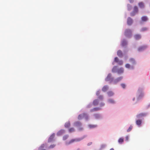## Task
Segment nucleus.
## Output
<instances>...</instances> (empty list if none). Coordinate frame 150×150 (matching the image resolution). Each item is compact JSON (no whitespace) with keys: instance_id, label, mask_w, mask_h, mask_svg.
<instances>
[{"instance_id":"f257e3e1","label":"nucleus","mask_w":150,"mask_h":150,"mask_svg":"<svg viewBox=\"0 0 150 150\" xmlns=\"http://www.w3.org/2000/svg\"><path fill=\"white\" fill-rule=\"evenodd\" d=\"M144 96V93L143 88L139 87L136 93L137 101L135 104H136L138 101L141 100Z\"/></svg>"},{"instance_id":"f03ea898","label":"nucleus","mask_w":150,"mask_h":150,"mask_svg":"<svg viewBox=\"0 0 150 150\" xmlns=\"http://www.w3.org/2000/svg\"><path fill=\"white\" fill-rule=\"evenodd\" d=\"M146 114L145 113H141L138 114L136 115V117L138 118V119L136 120V124L138 127H141L142 126V119H140L142 117L145 116L146 115Z\"/></svg>"},{"instance_id":"7ed1b4c3","label":"nucleus","mask_w":150,"mask_h":150,"mask_svg":"<svg viewBox=\"0 0 150 150\" xmlns=\"http://www.w3.org/2000/svg\"><path fill=\"white\" fill-rule=\"evenodd\" d=\"M86 136V135H85L81 137L72 139L69 142L67 141H66L65 142V144L66 145H68L75 142H78L84 139Z\"/></svg>"},{"instance_id":"20e7f679","label":"nucleus","mask_w":150,"mask_h":150,"mask_svg":"<svg viewBox=\"0 0 150 150\" xmlns=\"http://www.w3.org/2000/svg\"><path fill=\"white\" fill-rule=\"evenodd\" d=\"M79 120H81L83 118H84L86 121H88L90 120L89 115L86 112H83L79 114L77 117Z\"/></svg>"},{"instance_id":"39448f33","label":"nucleus","mask_w":150,"mask_h":150,"mask_svg":"<svg viewBox=\"0 0 150 150\" xmlns=\"http://www.w3.org/2000/svg\"><path fill=\"white\" fill-rule=\"evenodd\" d=\"M114 80V78L112 76V74L110 73L108 74L107 77L105 79V82L109 81V84H110L111 83L113 84Z\"/></svg>"},{"instance_id":"423d86ee","label":"nucleus","mask_w":150,"mask_h":150,"mask_svg":"<svg viewBox=\"0 0 150 150\" xmlns=\"http://www.w3.org/2000/svg\"><path fill=\"white\" fill-rule=\"evenodd\" d=\"M114 62L116 63L117 64L120 66L122 65L123 63V61L122 60H119V59L117 57H115L114 59Z\"/></svg>"},{"instance_id":"0eeeda50","label":"nucleus","mask_w":150,"mask_h":150,"mask_svg":"<svg viewBox=\"0 0 150 150\" xmlns=\"http://www.w3.org/2000/svg\"><path fill=\"white\" fill-rule=\"evenodd\" d=\"M147 47V46L146 45L140 46L138 48L137 51L139 52H143L145 50Z\"/></svg>"},{"instance_id":"6e6552de","label":"nucleus","mask_w":150,"mask_h":150,"mask_svg":"<svg viewBox=\"0 0 150 150\" xmlns=\"http://www.w3.org/2000/svg\"><path fill=\"white\" fill-rule=\"evenodd\" d=\"M93 116L94 117V119L96 120H98L103 119V117L101 114L95 113L93 114Z\"/></svg>"},{"instance_id":"1a4fd4ad","label":"nucleus","mask_w":150,"mask_h":150,"mask_svg":"<svg viewBox=\"0 0 150 150\" xmlns=\"http://www.w3.org/2000/svg\"><path fill=\"white\" fill-rule=\"evenodd\" d=\"M122 79L123 77L121 76L115 79L114 83H113V84L114 85L117 84V83L120 82Z\"/></svg>"},{"instance_id":"9d476101","label":"nucleus","mask_w":150,"mask_h":150,"mask_svg":"<svg viewBox=\"0 0 150 150\" xmlns=\"http://www.w3.org/2000/svg\"><path fill=\"white\" fill-rule=\"evenodd\" d=\"M55 133H53L50 136L48 140V143H50L53 141L54 140V139L55 136Z\"/></svg>"},{"instance_id":"9b49d317","label":"nucleus","mask_w":150,"mask_h":150,"mask_svg":"<svg viewBox=\"0 0 150 150\" xmlns=\"http://www.w3.org/2000/svg\"><path fill=\"white\" fill-rule=\"evenodd\" d=\"M125 53H123L122 51L120 50H118L117 52V55L120 58H122L124 56Z\"/></svg>"},{"instance_id":"f8f14e48","label":"nucleus","mask_w":150,"mask_h":150,"mask_svg":"<svg viewBox=\"0 0 150 150\" xmlns=\"http://www.w3.org/2000/svg\"><path fill=\"white\" fill-rule=\"evenodd\" d=\"M138 11V9L137 6H135L134 7V10L133 11L130 13V15L131 16H134L137 13Z\"/></svg>"},{"instance_id":"ddd939ff","label":"nucleus","mask_w":150,"mask_h":150,"mask_svg":"<svg viewBox=\"0 0 150 150\" xmlns=\"http://www.w3.org/2000/svg\"><path fill=\"white\" fill-rule=\"evenodd\" d=\"M98 125H93L89 124L88 125V127L90 129H94L98 127Z\"/></svg>"},{"instance_id":"4468645a","label":"nucleus","mask_w":150,"mask_h":150,"mask_svg":"<svg viewBox=\"0 0 150 150\" xmlns=\"http://www.w3.org/2000/svg\"><path fill=\"white\" fill-rule=\"evenodd\" d=\"M132 31L130 29H127L125 31L124 34L126 36L130 35L132 34Z\"/></svg>"},{"instance_id":"2eb2a0df","label":"nucleus","mask_w":150,"mask_h":150,"mask_svg":"<svg viewBox=\"0 0 150 150\" xmlns=\"http://www.w3.org/2000/svg\"><path fill=\"white\" fill-rule=\"evenodd\" d=\"M107 102L109 104H115V101L112 98H109L107 100Z\"/></svg>"},{"instance_id":"dca6fc26","label":"nucleus","mask_w":150,"mask_h":150,"mask_svg":"<svg viewBox=\"0 0 150 150\" xmlns=\"http://www.w3.org/2000/svg\"><path fill=\"white\" fill-rule=\"evenodd\" d=\"M65 132V130L63 129H61L57 133V136H60L62 135Z\"/></svg>"},{"instance_id":"f3484780","label":"nucleus","mask_w":150,"mask_h":150,"mask_svg":"<svg viewBox=\"0 0 150 150\" xmlns=\"http://www.w3.org/2000/svg\"><path fill=\"white\" fill-rule=\"evenodd\" d=\"M46 141H44V142H45V143H43L38 148V150H46V149H43L45 147V145H47V143H46Z\"/></svg>"},{"instance_id":"a211bd4d","label":"nucleus","mask_w":150,"mask_h":150,"mask_svg":"<svg viewBox=\"0 0 150 150\" xmlns=\"http://www.w3.org/2000/svg\"><path fill=\"white\" fill-rule=\"evenodd\" d=\"M118 69V66L117 65L114 66L112 69V72L113 73H117Z\"/></svg>"},{"instance_id":"6ab92c4d","label":"nucleus","mask_w":150,"mask_h":150,"mask_svg":"<svg viewBox=\"0 0 150 150\" xmlns=\"http://www.w3.org/2000/svg\"><path fill=\"white\" fill-rule=\"evenodd\" d=\"M124 72V69L121 67L120 68H118L117 73L119 74H120L123 73Z\"/></svg>"},{"instance_id":"aec40b11","label":"nucleus","mask_w":150,"mask_h":150,"mask_svg":"<svg viewBox=\"0 0 150 150\" xmlns=\"http://www.w3.org/2000/svg\"><path fill=\"white\" fill-rule=\"evenodd\" d=\"M71 126V123L69 121L68 122H66L64 125V127L65 128H69Z\"/></svg>"},{"instance_id":"412c9836","label":"nucleus","mask_w":150,"mask_h":150,"mask_svg":"<svg viewBox=\"0 0 150 150\" xmlns=\"http://www.w3.org/2000/svg\"><path fill=\"white\" fill-rule=\"evenodd\" d=\"M93 105L95 106L99 104V100L98 99L94 100L92 103Z\"/></svg>"},{"instance_id":"4be33fe9","label":"nucleus","mask_w":150,"mask_h":150,"mask_svg":"<svg viewBox=\"0 0 150 150\" xmlns=\"http://www.w3.org/2000/svg\"><path fill=\"white\" fill-rule=\"evenodd\" d=\"M127 42L125 39H124L121 42V45L122 47H124L127 45Z\"/></svg>"},{"instance_id":"5701e85b","label":"nucleus","mask_w":150,"mask_h":150,"mask_svg":"<svg viewBox=\"0 0 150 150\" xmlns=\"http://www.w3.org/2000/svg\"><path fill=\"white\" fill-rule=\"evenodd\" d=\"M124 138L123 137H120L118 140V142L120 144H122L124 142Z\"/></svg>"},{"instance_id":"b1692460","label":"nucleus","mask_w":150,"mask_h":150,"mask_svg":"<svg viewBox=\"0 0 150 150\" xmlns=\"http://www.w3.org/2000/svg\"><path fill=\"white\" fill-rule=\"evenodd\" d=\"M100 109H101V108L99 107H94V108H92V109H91L90 110V112H94V111H96L99 110Z\"/></svg>"},{"instance_id":"393cba45","label":"nucleus","mask_w":150,"mask_h":150,"mask_svg":"<svg viewBox=\"0 0 150 150\" xmlns=\"http://www.w3.org/2000/svg\"><path fill=\"white\" fill-rule=\"evenodd\" d=\"M129 61L134 65H136V61L133 58H131L129 59Z\"/></svg>"},{"instance_id":"a878e982","label":"nucleus","mask_w":150,"mask_h":150,"mask_svg":"<svg viewBox=\"0 0 150 150\" xmlns=\"http://www.w3.org/2000/svg\"><path fill=\"white\" fill-rule=\"evenodd\" d=\"M109 86L108 85L104 86L102 89V90L104 92H106L108 89Z\"/></svg>"},{"instance_id":"bb28decb","label":"nucleus","mask_w":150,"mask_h":150,"mask_svg":"<svg viewBox=\"0 0 150 150\" xmlns=\"http://www.w3.org/2000/svg\"><path fill=\"white\" fill-rule=\"evenodd\" d=\"M74 126L78 127H79L81 126L82 125V124L80 122L77 121L75 122H74Z\"/></svg>"},{"instance_id":"cd10ccee","label":"nucleus","mask_w":150,"mask_h":150,"mask_svg":"<svg viewBox=\"0 0 150 150\" xmlns=\"http://www.w3.org/2000/svg\"><path fill=\"white\" fill-rule=\"evenodd\" d=\"M133 23L132 19L130 17H128L127 20V23L129 25H132Z\"/></svg>"},{"instance_id":"c85d7f7f","label":"nucleus","mask_w":150,"mask_h":150,"mask_svg":"<svg viewBox=\"0 0 150 150\" xmlns=\"http://www.w3.org/2000/svg\"><path fill=\"white\" fill-rule=\"evenodd\" d=\"M107 93L108 96L109 97L113 96L114 94V92L112 91H108Z\"/></svg>"},{"instance_id":"c756f323","label":"nucleus","mask_w":150,"mask_h":150,"mask_svg":"<svg viewBox=\"0 0 150 150\" xmlns=\"http://www.w3.org/2000/svg\"><path fill=\"white\" fill-rule=\"evenodd\" d=\"M106 146L105 144H103L100 145V147L98 150H102L104 149Z\"/></svg>"},{"instance_id":"7c9ffc66","label":"nucleus","mask_w":150,"mask_h":150,"mask_svg":"<svg viewBox=\"0 0 150 150\" xmlns=\"http://www.w3.org/2000/svg\"><path fill=\"white\" fill-rule=\"evenodd\" d=\"M68 129V132L69 133H71L75 131V129L73 127L69 128Z\"/></svg>"},{"instance_id":"2f4dec72","label":"nucleus","mask_w":150,"mask_h":150,"mask_svg":"<svg viewBox=\"0 0 150 150\" xmlns=\"http://www.w3.org/2000/svg\"><path fill=\"white\" fill-rule=\"evenodd\" d=\"M98 96V99L101 101H102L103 99L104 98L103 96L102 95H99Z\"/></svg>"},{"instance_id":"473e14b6","label":"nucleus","mask_w":150,"mask_h":150,"mask_svg":"<svg viewBox=\"0 0 150 150\" xmlns=\"http://www.w3.org/2000/svg\"><path fill=\"white\" fill-rule=\"evenodd\" d=\"M138 5L141 8H143L144 7V4L142 2H140L139 3Z\"/></svg>"},{"instance_id":"72a5a7b5","label":"nucleus","mask_w":150,"mask_h":150,"mask_svg":"<svg viewBox=\"0 0 150 150\" xmlns=\"http://www.w3.org/2000/svg\"><path fill=\"white\" fill-rule=\"evenodd\" d=\"M69 137V135L68 134L64 135L63 137L62 140H65L68 138Z\"/></svg>"},{"instance_id":"f704fd0d","label":"nucleus","mask_w":150,"mask_h":150,"mask_svg":"<svg viewBox=\"0 0 150 150\" xmlns=\"http://www.w3.org/2000/svg\"><path fill=\"white\" fill-rule=\"evenodd\" d=\"M141 19L143 21H146L148 20V18L146 16H143L142 17Z\"/></svg>"},{"instance_id":"c9c22d12","label":"nucleus","mask_w":150,"mask_h":150,"mask_svg":"<svg viewBox=\"0 0 150 150\" xmlns=\"http://www.w3.org/2000/svg\"><path fill=\"white\" fill-rule=\"evenodd\" d=\"M93 104L92 102H90L86 106V108H91Z\"/></svg>"},{"instance_id":"e433bc0d","label":"nucleus","mask_w":150,"mask_h":150,"mask_svg":"<svg viewBox=\"0 0 150 150\" xmlns=\"http://www.w3.org/2000/svg\"><path fill=\"white\" fill-rule=\"evenodd\" d=\"M120 86L123 89H125L126 87V85L125 83H121L120 84Z\"/></svg>"},{"instance_id":"4c0bfd02","label":"nucleus","mask_w":150,"mask_h":150,"mask_svg":"<svg viewBox=\"0 0 150 150\" xmlns=\"http://www.w3.org/2000/svg\"><path fill=\"white\" fill-rule=\"evenodd\" d=\"M148 30V28L146 27H143L141 28V31L142 32H144L147 31Z\"/></svg>"},{"instance_id":"58836bf2","label":"nucleus","mask_w":150,"mask_h":150,"mask_svg":"<svg viewBox=\"0 0 150 150\" xmlns=\"http://www.w3.org/2000/svg\"><path fill=\"white\" fill-rule=\"evenodd\" d=\"M131 65L129 64V63H126L125 65V67H126V68H127L128 69H130V67L131 66Z\"/></svg>"},{"instance_id":"ea45409f","label":"nucleus","mask_w":150,"mask_h":150,"mask_svg":"<svg viewBox=\"0 0 150 150\" xmlns=\"http://www.w3.org/2000/svg\"><path fill=\"white\" fill-rule=\"evenodd\" d=\"M133 128L132 126L131 125L127 129V132H130L132 129Z\"/></svg>"},{"instance_id":"a19ab883","label":"nucleus","mask_w":150,"mask_h":150,"mask_svg":"<svg viewBox=\"0 0 150 150\" xmlns=\"http://www.w3.org/2000/svg\"><path fill=\"white\" fill-rule=\"evenodd\" d=\"M123 57H124V59L125 61L127 60L128 58V55L127 54H125Z\"/></svg>"},{"instance_id":"79ce46f5","label":"nucleus","mask_w":150,"mask_h":150,"mask_svg":"<svg viewBox=\"0 0 150 150\" xmlns=\"http://www.w3.org/2000/svg\"><path fill=\"white\" fill-rule=\"evenodd\" d=\"M100 90L99 89L98 91H97L96 93V96H98L100 95Z\"/></svg>"},{"instance_id":"37998d69","label":"nucleus","mask_w":150,"mask_h":150,"mask_svg":"<svg viewBox=\"0 0 150 150\" xmlns=\"http://www.w3.org/2000/svg\"><path fill=\"white\" fill-rule=\"evenodd\" d=\"M55 146V145L54 144H51L49 147V149H53Z\"/></svg>"},{"instance_id":"c03bdc74","label":"nucleus","mask_w":150,"mask_h":150,"mask_svg":"<svg viewBox=\"0 0 150 150\" xmlns=\"http://www.w3.org/2000/svg\"><path fill=\"white\" fill-rule=\"evenodd\" d=\"M83 129V128L80 126L78 127V130L79 131H81Z\"/></svg>"},{"instance_id":"a18cd8bd","label":"nucleus","mask_w":150,"mask_h":150,"mask_svg":"<svg viewBox=\"0 0 150 150\" xmlns=\"http://www.w3.org/2000/svg\"><path fill=\"white\" fill-rule=\"evenodd\" d=\"M105 104L104 103L101 102L100 104V106L101 107H102L105 105Z\"/></svg>"},{"instance_id":"49530a36","label":"nucleus","mask_w":150,"mask_h":150,"mask_svg":"<svg viewBox=\"0 0 150 150\" xmlns=\"http://www.w3.org/2000/svg\"><path fill=\"white\" fill-rule=\"evenodd\" d=\"M129 139V136L128 135L127 136L125 137V141H128Z\"/></svg>"},{"instance_id":"de8ad7c7","label":"nucleus","mask_w":150,"mask_h":150,"mask_svg":"<svg viewBox=\"0 0 150 150\" xmlns=\"http://www.w3.org/2000/svg\"><path fill=\"white\" fill-rule=\"evenodd\" d=\"M130 69L132 70H134V67L133 65H131Z\"/></svg>"},{"instance_id":"09e8293b","label":"nucleus","mask_w":150,"mask_h":150,"mask_svg":"<svg viewBox=\"0 0 150 150\" xmlns=\"http://www.w3.org/2000/svg\"><path fill=\"white\" fill-rule=\"evenodd\" d=\"M135 38H140L141 37V36L139 35H136L135 36Z\"/></svg>"},{"instance_id":"8fccbe9b","label":"nucleus","mask_w":150,"mask_h":150,"mask_svg":"<svg viewBox=\"0 0 150 150\" xmlns=\"http://www.w3.org/2000/svg\"><path fill=\"white\" fill-rule=\"evenodd\" d=\"M92 144V142H89L87 144V145L88 146H90Z\"/></svg>"},{"instance_id":"3c124183","label":"nucleus","mask_w":150,"mask_h":150,"mask_svg":"<svg viewBox=\"0 0 150 150\" xmlns=\"http://www.w3.org/2000/svg\"><path fill=\"white\" fill-rule=\"evenodd\" d=\"M150 107V104H149L146 107L147 108H148Z\"/></svg>"},{"instance_id":"603ef678","label":"nucleus","mask_w":150,"mask_h":150,"mask_svg":"<svg viewBox=\"0 0 150 150\" xmlns=\"http://www.w3.org/2000/svg\"><path fill=\"white\" fill-rule=\"evenodd\" d=\"M141 38H135V40H139Z\"/></svg>"},{"instance_id":"864d4df0","label":"nucleus","mask_w":150,"mask_h":150,"mask_svg":"<svg viewBox=\"0 0 150 150\" xmlns=\"http://www.w3.org/2000/svg\"><path fill=\"white\" fill-rule=\"evenodd\" d=\"M115 62H114V60L113 61L112 63V65H114L115 64V63H114Z\"/></svg>"},{"instance_id":"5fc2aeb1","label":"nucleus","mask_w":150,"mask_h":150,"mask_svg":"<svg viewBox=\"0 0 150 150\" xmlns=\"http://www.w3.org/2000/svg\"><path fill=\"white\" fill-rule=\"evenodd\" d=\"M135 100V97H134V98H132V100H133V101H134Z\"/></svg>"},{"instance_id":"6e6d98bb","label":"nucleus","mask_w":150,"mask_h":150,"mask_svg":"<svg viewBox=\"0 0 150 150\" xmlns=\"http://www.w3.org/2000/svg\"><path fill=\"white\" fill-rule=\"evenodd\" d=\"M110 150H114V149L113 148H111L110 149Z\"/></svg>"},{"instance_id":"4d7b16f0","label":"nucleus","mask_w":150,"mask_h":150,"mask_svg":"<svg viewBox=\"0 0 150 150\" xmlns=\"http://www.w3.org/2000/svg\"><path fill=\"white\" fill-rule=\"evenodd\" d=\"M76 150H80V149L79 148H78Z\"/></svg>"},{"instance_id":"13d9d810","label":"nucleus","mask_w":150,"mask_h":150,"mask_svg":"<svg viewBox=\"0 0 150 150\" xmlns=\"http://www.w3.org/2000/svg\"><path fill=\"white\" fill-rule=\"evenodd\" d=\"M150 42V40H149Z\"/></svg>"}]
</instances>
